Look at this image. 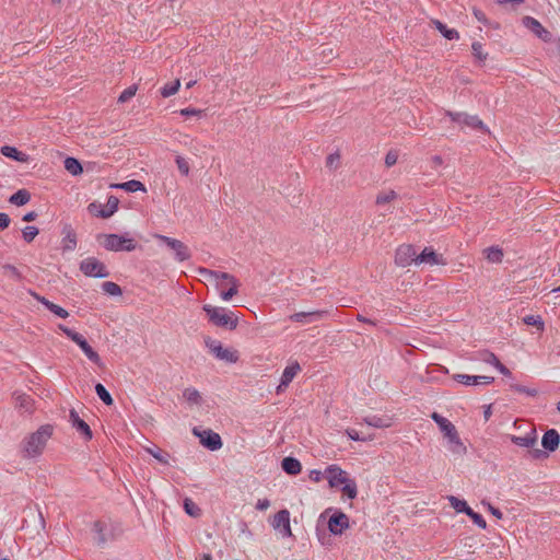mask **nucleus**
Masks as SVG:
<instances>
[{
  "label": "nucleus",
  "mask_w": 560,
  "mask_h": 560,
  "mask_svg": "<svg viewBox=\"0 0 560 560\" xmlns=\"http://www.w3.org/2000/svg\"><path fill=\"white\" fill-rule=\"evenodd\" d=\"M198 273L212 282L223 301H230L238 292V280L231 273L199 268Z\"/></svg>",
  "instance_id": "1"
},
{
  "label": "nucleus",
  "mask_w": 560,
  "mask_h": 560,
  "mask_svg": "<svg viewBox=\"0 0 560 560\" xmlns=\"http://www.w3.org/2000/svg\"><path fill=\"white\" fill-rule=\"evenodd\" d=\"M54 428L50 424L40 425L35 432L27 435L22 442L24 457L35 458L42 455L44 448L51 438Z\"/></svg>",
  "instance_id": "2"
},
{
  "label": "nucleus",
  "mask_w": 560,
  "mask_h": 560,
  "mask_svg": "<svg viewBox=\"0 0 560 560\" xmlns=\"http://www.w3.org/2000/svg\"><path fill=\"white\" fill-rule=\"evenodd\" d=\"M330 488L341 487V491L349 499H355L358 495V487L354 479L338 465H329L324 472Z\"/></svg>",
  "instance_id": "3"
},
{
  "label": "nucleus",
  "mask_w": 560,
  "mask_h": 560,
  "mask_svg": "<svg viewBox=\"0 0 560 560\" xmlns=\"http://www.w3.org/2000/svg\"><path fill=\"white\" fill-rule=\"evenodd\" d=\"M202 310L206 312L208 319L212 325L230 330L237 327L238 317L234 312L221 306H212L210 304H205Z\"/></svg>",
  "instance_id": "4"
},
{
  "label": "nucleus",
  "mask_w": 560,
  "mask_h": 560,
  "mask_svg": "<svg viewBox=\"0 0 560 560\" xmlns=\"http://www.w3.org/2000/svg\"><path fill=\"white\" fill-rule=\"evenodd\" d=\"M446 116H448L453 122H456L460 127H466L470 130L479 131L483 136H491L488 127L477 115H469L464 112H447Z\"/></svg>",
  "instance_id": "5"
},
{
  "label": "nucleus",
  "mask_w": 560,
  "mask_h": 560,
  "mask_svg": "<svg viewBox=\"0 0 560 560\" xmlns=\"http://www.w3.org/2000/svg\"><path fill=\"white\" fill-rule=\"evenodd\" d=\"M102 238V245L110 252H132L137 247L136 241L128 235L105 234Z\"/></svg>",
  "instance_id": "6"
},
{
  "label": "nucleus",
  "mask_w": 560,
  "mask_h": 560,
  "mask_svg": "<svg viewBox=\"0 0 560 560\" xmlns=\"http://www.w3.org/2000/svg\"><path fill=\"white\" fill-rule=\"evenodd\" d=\"M58 329L61 330L69 339L75 342L91 362L95 363L98 366L102 365V360L98 353L93 350V348L88 343V341L81 334L68 328L62 324L58 325Z\"/></svg>",
  "instance_id": "7"
},
{
  "label": "nucleus",
  "mask_w": 560,
  "mask_h": 560,
  "mask_svg": "<svg viewBox=\"0 0 560 560\" xmlns=\"http://www.w3.org/2000/svg\"><path fill=\"white\" fill-rule=\"evenodd\" d=\"M153 237L164 243L173 252L176 261L183 262L190 259V249L182 241L162 234H154Z\"/></svg>",
  "instance_id": "8"
},
{
  "label": "nucleus",
  "mask_w": 560,
  "mask_h": 560,
  "mask_svg": "<svg viewBox=\"0 0 560 560\" xmlns=\"http://www.w3.org/2000/svg\"><path fill=\"white\" fill-rule=\"evenodd\" d=\"M206 346L210 352L219 360L228 363H235L238 360V353L236 350L224 348L219 340L207 339Z\"/></svg>",
  "instance_id": "9"
},
{
  "label": "nucleus",
  "mask_w": 560,
  "mask_h": 560,
  "mask_svg": "<svg viewBox=\"0 0 560 560\" xmlns=\"http://www.w3.org/2000/svg\"><path fill=\"white\" fill-rule=\"evenodd\" d=\"M80 270L88 277L106 278L109 272L106 266L95 257H88L80 262Z\"/></svg>",
  "instance_id": "10"
},
{
  "label": "nucleus",
  "mask_w": 560,
  "mask_h": 560,
  "mask_svg": "<svg viewBox=\"0 0 560 560\" xmlns=\"http://www.w3.org/2000/svg\"><path fill=\"white\" fill-rule=\"evenodd\" d=\"M417 250L410 244H402L396 249L395 264L399 267L410 266L412 262L417 265Z\"/></svg>",
  "instance_id": "11"
},
{
  "label": "nucleus",
  "mask_w": 560,
  "mask_h": 560,
  "mask_svg": "<svg viewBox=\"0 0 560 560\" xmlns=\"http://www.w3.org/2000/svg\"><path fill=\"white\" fill-rule=\"evenodd\" d=\"M523 25L532 31L539 39L545 43L552 42V34L542 24L533 16H524Z\"/></svg>",
  "instance_id": "12"
},
{
  "label": "nucleus",
  "mask_w": 560,
  "mask_h": 560,
  "mask_svg": "<svg viewBox=\"0 0 560 560\" xmlns=\"http://www.w3.org/2000/svg\"><path fill=\"white\" fill-rule=\"evenodd\" d=\"M349 526V516L341 511H335L328 520V529L332 535H341Z\"/></svg>",
  "instance_id": "13"
},
{
  "label": "nucleus",
  "mask_w": 560,
  "mask_h": 560,
  "mask_svg": "<svg viewBox=\"0 0 560 560\" xmlns=\"http://www.w3.org/2000/svg\"><path fill=\"white\" fill-rule=\"evenodd\" d=\"M271 526L273 529L279 530L283 537H291L290 512L288 510H281L276 513L271 521Z\"/></svg>",
  "instance_id": "14"
},
{
  "label": "nucleus",
  "mask_w": 560,
  "mask_h": 560,
  "mask_svg": "<svg viewBox=\"0 0 560 560\" xmlns=\"http://www.w3.org/2000/svg\"><path fill=\"white\" fill-rule=\"evenodd\" d=\"M328 312L324 310H316V311H310V312H299L290 315L289 319L294 323L300 324H312L319 322L327 317Z\"/></svg>",
  "instance_id": "15"
},
{
  "label": "nucleus",
  "mask_w": 560,
  "mask_h": 560,
  "mask_svg": "<svg viewBox=\"0 0 560 560\" xmlns=\"http://www.w3.org/2000/svg\"><path fill=\"white\" fill-rule=\"evenodd\" d=\"M194 433L199 436L200 443L210 451H218L222 447V440L218 433L211 430L199 432L197 429H194Z\"/></svg>",
  "instance_id": "16"
},
{
  "label": "nucleus",
  "mask_w": 560,
  "mask_h": 560,
  "mask_svg": "<svg viewBox=\"0 0 560 560\" xmlns=\"http://www.w3.org/2000/svg\"><path fill=\"white\" fill-rule=\"evenodd\" d=\"M69 422L80 433L84 440L90 441L93 438L90 425L80 418L79 413L71 409L69 412Z\"/></svg>",
  "instance_id": "17"
},
{
  "label": "nucleus",
  "mask_w": 560,
  "mask_h": 560,
  "mask_svg": "<svg viewBox=\"0 0 560 560\" xmlns=\"http://www.w3.org/2000/svg\"><path fill=\"white\" fill-rule=\"evenodd\" d=\"M447 450L457 457H464L467 454V447L462 441L458 431L445 438Z\"/></svg>",
  "instance_id": "18"
},
{
  "label": "nucleus",
  "mask_w": 560,
  "mask_h": 560,
  "mask_svg": "<svg viewBox=\"0 0 560 560\" xmlns=\"http://www.w3.org/2000/svg\"><path fill=\"white\" fill-rule=\"evenodd\" d=\"M427 264L430 266L445 265L446 261L442 255L434 252L432 247H425L417 257V265Z\"/></svg>",
  "instance_id": "19"
},
{
  "label": "nucleus",
  "mask_w": 560,
  "mask_h": 560,
  "mask_svg": "<svg viewBox=\"0 0 560 560\" xmlns=\"http://www.w3.org/2000/svg\"><path fill=\"white\" fill-rule=\"evenodd\" d=\"M455 381L466 386L479 385V384H491L494 378L486 375H468V374H455L453 376Z\"/></svg>",
  "instance_id": "20"
},
{
  "label": "nucleus",
  "mask_w": 560,
  "mask_h": 560,
  "mask_svg": "<svg viewBox=\"0 0 560 560\" xmlns=\"http://www.w3.org/2000/svg\"><path fill=\"white\" fill-rule=\"evenodd\" d=\"M431 419L438 424L439 429L443 433L444 439L457 431L456 427L448 419L438 412H433L431 415Z\"/></svg>",
  "instance_id": "21"
},
{
  "label": "nucleus",
  "mask_w": 560,
  "mask_h": 560,
  "mask_svg": "<svg viewBox=\"0 0 560 560\" xmlns=\"http://www.w3.org/2000/svg\"><path fill=\"white\" fill-rule=\"evenodd\" d=\"M560 435L555 429L548 430L541 440L542 447L548 452H553L558 448Z\"/></svg>",
  "instance_id": "22"
},
{
  "label": "nucleus",
  "mask_w": 560,
  "mask_h": 560,
  "mask_svg": "<svg viewBox=\"0 0 560 560\" xmlns=\"http://www.w3.org/2000/svg\"><path fill=\"white\" fill-rule=\"evenodd\" d=\"M511 441L512 443L521 447H533L537 443L536 431L534 429H530V431L524 436L512 435Z\"/></svg>",
  "instance_id": "23"
},
{
  "label": "nucleus",
  "mask_w": 560,
  "mask_h": 560,
  "mask_svg": "<svg viewBox=\"0 0 560 560\" xmlns=\"http://www.w3.org/2000/svg\"><path fill=\"white\" fill-rule=\"evenodd\" d=\"M301 366L299 362L294 361L290 363L285 369L283 370V373L281 375V381L283 386H289V384L293 381V378L300 373Z\"/></svg>",
  "instance_id": "24"
},
{
  "label": "nucleus",
  "mask_w": 560,
  "mask_h": 560,
  "mask_svg": "<svg viewBox=\"0 0 560 560\" xmlns=\"http://www.w3.org/2000/svg\"><path fill=\"white\" fill-rule=\"evenodd\" d=\"M62 249L67 252L74 250L77 247V235L71 228L63 230V238L61 241Z\"/></svg>",
  "instance_id": "25"
},
{
  "label": "nucleus",
  "mask_w": 560,
  "mask_h": 560,
  "mask_svg": "<svg viewBox=\"0 0 560 560\" xmlns=\"http://www.w3.org/2000/svg\"><path fill=\"white\" fill-rule=\"evenodd\" d=\"M282 469L289 475H298L302 470L301 463L294 457H284L281 463Z\"/></svg>",
  "instance_id": "26"
},
{
  "label": "nucleus",
  "mask_w": 560,
  "mask_h": 560,
  "mask_svg": "<svg viewBox=\"0 0 560 560\" xmlns=\"http://www.w3.org/2000/svg\"><path fill=\"white\" fill-rule=\"evenodd\" d=\"M113 188L122 189L128 192L145 191L144 185L136 179H131L125 183L112 185Z\"/></svg>",
  "instance_id": "27"
},
{
  "label": "nucleus",
  "mask_w": 560,
  "mask_h": 560,
  "mask_svg": "<svg viewBox=\"0 0 560 560\" xmlns=\"http://www.w3.org/2000/svg\"><path fill=\"white\" fill-rule=\"evenodd\" d=\"M435 28L448 40L458 39L459 33L455 28H448L439 20L433 21Z\"/></svg>",
  "instance_id": "28"
},
{
  "label": "nucleus",
  "mask_w": 560,
  "mask_h": 560,
  "mask_svg": "<svg viewBox=\"0 0 560 560\" xmlns=\"http://www.w3.org/2000/svg\"><path fill=\"white\" fill-rule=\"evenodd\" d=\"M183 397L190 405L199 406L202 402L201 394L194 387H187L183 392Z\"/></svg>",
  "instance_id": "29"
},
{
  "label": "nucleus",
  "mask_w": 560,
  "mask_h": 560,
  "mask_svg": "<svg viewBox=\"0 0 560 560\" xmlns=\"http://www.w3.org/2000/svg\"><path fill=\"white\" fill-rule=\"evenodd\" d=\"M118 203V199L114 196H110L107 200L106 208L101 209L97 215L104 219L112 217L117 211Z\"/></svg>",
  "instance_id": "30"
},
{
  "label": "nucleus",
  "mask_w": 560,
  "mask_h": 560,
  "mask_svg": "<svg viewBox=\"0 0 560 560\" xmlns=\"http://www.w3.org/2000/svg\"><path fill=\"white\" fill-rule=\"evenodd\" d=\"M471 54L479 66L485 65L488 58V52L483 51V45L480 42H474L471 44Z\"/></svg>",
  "instance_id": "31"
},
{
  "label": "nucleus",
  "mask_w": 560,
  "mask_h": 560,
  "mask_svg": "<svg viewBox=\"0 0 560 560\" xmlns=\"http://www.w3.org/2000/svg\"><path fill=\"white\" fill-rule=\"evenodd\" d=\"M1 153L10 159H13L19 162H25L27 160V155L21 151H19L14 147L4 145L1 148Z\"/></svg>",
  "instance_id": "32"
},
{
  "label": "nucleus",
  "mask_w": 560,
  "mask_h": 560,
  "mask_svg": "<svg viewBox=\"0 0 560 560\" xmlns=\"http://www.w3.org/2000/svg\"><path fill=\"white\" fill-rule=\"evenodd\" d=\"M30 199V192L26 189H20L9 198V201L15 206H24Z\"/></svg>",
  "instance_id": "33"
},
{
  "label": "nucleus",
  "mask_w": 560,
  "mask_h": 560,
  "mask_svg": "<svg viewBox=\"0 0 560 560\" xmlns=\"http://www.w3.org/2000/svg\"><path fill=\"white\" fill-rule=\"evenodd\" d=\"M485 254L489 262L499 264L503 259V250L498 246L488 247Z\"/></svg>",
  "instance_id": "34"
},
{
  "label": "nucleus",
  "mask_w": 560,
  "mask_h": 560,
  "mask_svg": "<svg viewBox=\"0 0 560 560\" xmlns=\"http://www.w3.org/2000/svg\"><path fill=\"white\" fill-rule=\"evenodd\" d=\"M65 168L73 176H78L83 172L80 162L77 159L70 156L65 160Z\"/></svg>",
  "instance_id": "35"
},
{
  "label": "nucleus",
  "mask_w": 560,
  "mask_h": 560,
  "mask_svg": "<svg viewBox=\"0 0 560 560\" xmlns=\"http://www.w3.org/2000/svg\"><path fill=\"white\" fill-rule=\"evenodd\" d=\"M180 88V80L176 79L173 82H168L160 89V93L163 97H170L177 93Z\"/></svg>",
  "instance_id": "36"
},
{
  "label": "nucleus",
  "mask_w": 560,
  "mask_h": 560,
  "mask_svg": "<svg viewBox=\"0 0 560 560\" xmlns=\"http://www.w3.org/2000/svg\"><path fill=\"white\" fill-rule=\"evenodd\" d=\"M105 528V524L100 521H96L93 524V530L95 533L94 539L98 545H104L107 540Z\"/></svg>",
  "instance_id": "37"
},
{
  "label": "nucleus",
  "mask_w": 560,
  "mask_h": 560,
  "mask_svg": "<svg viewBox=\"0 0 560 560\" xmlns=\"http://www.w3.org/2000/svg\"><path fill=\"white\" fill-rule=\"evenodd\" d=\"M523 323L528 326H534L538 331H544L545 323L540 315H526L523 317Z\"/></svg>",
  "instance_id": "38"
},
{
  "label": "nucleus",
  "mask_w": 560,
  "mask_h": 560,
  "mask_svg": "<svg viewBox=\"0 0 560 560\" xmlns=\"http://www.w3.org/2000/svg\"><path fill=\"white\" fill-rule=\"evenodd\" d=\"M448 502L451 506L457 512V513H465L466 511H469L470 508L468 506L467 502L465 500L458 499L454 495H450Z\"/></svg>",
  "instance_id": "39"
},
{
  "label": "nucleus",
  "mask_w": 560,
  "mask_h": 560,
  "mask_svg": "<svg viewBox=\"0 0 560 560\" xmlns=\"http://www.w3.org/2000/svg\"><path fill=\"white\" fill-rule=\"evenodd\" d=\"M397 198V194L395 190L393 189H389V190H386V191H381L377 196H376V205L378 206H383V205H386L390 201H393L394 199Z\"/></svg>",
  "instance_id": "40"
},
{
  "label": "nucleus",
  "mask_w": 560,
  "mask_h": 560,
  "mask_svg": "<svg viewBox=\"0 0 560 560\" xmlns=\"http://www.w3.org/2000/svg\"><path fill=\"white\" fill-rule=\"evenodd\" d=\"M95 392H96L97 396L100 397V399L105 405L110 406L113 404V398H112L110 394L102 384H100V383L96 384Z\"/></svg>",
  "instance_id": "41"
},
{
  "label": "nucleus",
  "mask_w": 560,
  "mask_h": 560,
  "mask_svg": "<svg viewBox=\"0 0 560 560\" xmlns=\"http://www.w3.org/2000/svg\"><path fill=\"white\" fill-rule=\"evenodd\" d=\"M184 510L188 515L194 517H198L201 513L199 506L195 504L189 498L184 500Z\"/></svg>",
  "instance_id": "42"
},
{
  "label": "nucleus",
  "mask_w": 560,
  "mask_h": 560,
  "mask_svg": "<svg viewBox=\"0 0 560 560\" xmlns=\"http://www.w3.org/2000/svg\"><path fill=\"white\" fill-rule=\"evenodd\" d=\"M364 422L368 425H371V427H374V428H387V427H389V423H388V421L386 419L377 417V416L368 417V418L364 419Z\"/></svg>",
  "instance_id": "43"
},
{
  "label": "nucleus",
  "mask_w": 560,
  "mask_h": 560,
  "mask_svg": "<svg viewBox=\"0 0 560 560\" xmlns=\"http://www.w3.org/2000/svg\"><path fill=\"white\" fill-rule=\"evenodd\" d=\"M102 289L105 293L113 295V296H117V295L121 294L120 287L117 283L112 282V281L103 282Z\"/></svg>",
  "instance_id": "44"
},
{
  "label": "nucleus",
  "mask_w": 560,
  "mask_h": 560,
  "mask_svg": "<svg viewBox=\"0 0 560 560\" xmlns=\"http://www.w3.org/2000/svg\"><path fill=\"white\" fill-rule=\"evenodd\" d=\"M326 166L336 171L340 166V153L338 151L330 153L326 159Z\"/></svg>",
  "instance_id": "45"
},
{
  "label": "nucleus",
  "mask_w": 560,
  "mask_h": 560,
  "mask_svg": "<svg viewBox=\"0 0 560 560\" xmlns=\"http://www.w3.org/2000/svg\"><path fill=\"white\" fill-rule=\"evenodd\" d=\"M479 359L487 363V364H490L492 366H497L500 362V360L497 358V355L493 353V352H490V351H483L479 354Z\"/></svg>",
  "instance_id": "46"
},
{
  "label": "nucleus",
  "mask_w": 560,
  "mask_h": 560,
  "mask_svg": "<svg viewBox=\"0 0 560 560\" xmlns=\"http://www.w3.org/2000/svg\"><path fill=\"white\" fill-rule=\"evenodd\" d=\"M466 515H468L478 527L482 529L487 527V522L485 521L482 515L476 513L471 508L469 511H466Z\"/></svg>",
  "instance_id": "47"
},
{
  "label": "nucleus",
  "mask_w": 560,
  "mask_h": 560,
  "mask_svg": "<svg viewBox=\"0 0 560 560\" xmlns=\"http://www.w3.org/2000/svg\"><path fill=\"white\" fill-rule=\"evenodd\" d=\"M137 90H138V86L136 84L128 86L120 93V95L118 97V102L125 103V102L129 101L132 96H135Z\"/></svg>",
  "instance_id": "48"
},
{
  "label": "nucleus",
  "mask_w": 560,
  "mask_h": 560,
  "mask_svg": "<svg viewBox=\"0 0 560 560\" xmlns=\"http://www.w3.org/2000/svg\"><path fill=\"white\" fill-rule=\"evenodd\" d=\"M148 453L151 454L155 459L160 463L167 465L168 464V455L163 453L159 447L147 448Z\"/></svg>",
  "instance_id": "49"
},
{
  "label": "nucleus",
  "mask_w": 560,
  "mask_h": 560,
  "mask_svg": "<svg viewBox=\"0 0 560 560\" xmlns=\"http://www.w3.org/2000/svg\"><path fill=\"white\" fill-rule=\"evenodd\" d=\"M22 234L25 242L31 243L38 235V229L36 226L28 225L23 229Z\"/></svg>",
  "instance_id": "50"
},
{
  "label": "nucleus",
  "mask_w": 560,
  "mask_h": 560,
  "mask_svg": "<svg viewBox=\"0 0 560 560\" xmlns=\"http://www.w3.org/2000/svg\"><path fill=\"white\" fill-rule=\"evenodd\" d=\"M47 310H49L51 313H54L56 316L60 318H67L69 316L68 311L52 302L50 303V305H48Z\"/></svg>",
  "instance_id": "51"
},
{
  "label": "nucleus",
  "mask_w": 560,
  "mask_h": 560,
  "mask_svg": "<svg viewBox=\"0 0 560 560\" xmlns=\"http://www.w3.org/2000/svg\"><path fill=\"white\" fill-rule=\"evenodd\" d=\"M176 164L179 170V172L187 176L189 174V165L188 162L180 155H176Z\"/></svg>",
  "instance_id": "52"
},
{
  "label": "nucleus",
  "mask_w": 560,
  "mask_h": 560,
  "mask_svg": "<svg viewBox=\"0 0 560 560\" xmlns=\"http://www.w3.org/2000/svg\"><path fill=\"white\" fill-rule=\"evenodd\" d=\"M346 434L349 436V439L353 441H369L372 440V436H363L361 435L357 430L354 429H347Z\"/></svg>",
  "instance_id": "53"
},
{
  "label": "nucleus",
  "mask_w": 560,
  "mask_h": 560,
  "mask_svg": "<svg viewBox=\"0 0 560 560\" xmlns=\"http://www.w3.org/2000/svg\"><path fill=\"white\" fill-rule=\"evenodd\" d=\"M472 14L480 22L482 23L483 25H487V26H490L491 23L490 21L488 20V18L486 16L485 12L481 11L480 9L478 8H474L472 9Z\"/></svg>",
  "instance_id": "54"
},
{
  "label": "nucleus",
  "mask_w": 560,
  "mask_h": 560,
  "mask_svg": "<svg viewBox=\"0 0 560 560\" xmlns=\"http://www.w3.org/2000/svg\"><path fill=\"white\" fill-rule=\"evenodd\" d=\"M398 160V152L396 150H390L385 156V164L387 167H390L396 164Z\"/></svg>",
  "instance_id": "55"
},
{
  "label": "nucleus",
  "mask_w": 560,
  "mask_h": 560,
  "mask_svg": "<svg viewBox=\"0 0 560 560\" xmlns=\"http://www.w3.org/2000/svg\"><path fill=\"white\" fill-rule=\"evenodd\" d=\"M512 388L515 392H517V393L526 394L528 396H536L537 395V390L535 388H527V387L522 386V385H512Z\"/></svg>",
  "instance_id": "56"
},
{
  "label": "nucleus",
  "mask_w": 560,
  "mask_h": 560,
  "mask_svg": "<svg viewBox=\"0 0 560 560\" xmlns=\"http://www.w3.org/2000/svg\"><path fill=\"white\" fill-rule=\"evenodd\" d=\"M258 511H266L270 508V501L268 499H259L255 506Z\"/></svg>",
  "instance_id": "57"
},
{
  "label": "nucleus",
  "mask_w": 560,
  "mask_h": 560,
  "mask_svg": "<svg viewBox=\"0 0 560 560\" xmlns=\"http://www.w3.org/2000/svg\"><path fill=\"white\" fill-rule=\"evenodd\" d=\"M10 224V218L7 213H0V231L5 230Z\"/></svg>",
  "instance_id": "58"
},
{
  "label": "nucleus",
  "mask_w": 560,
  "mask_h": 560,
  "mask_svg": "<svg viewBox=\"0 0 560 560\" xmlns=\"http://www.w3.org/2000/svg\"><path fill=\"white\" fill-rule=\"evenodd\" d=\"M16 400H18L20 407L28 409V407H30V398L27 396L19 395L16 397Z\"/></svg>",
  "instance_id": "59"
},
{
  "label": "nucleus",
  "mask_w": 560,
  "mask_h": 560,
  "mask_svg": "<svg viewBox=\"0 0 560 560\" xmlns=\"http://www.w3.org/2000/svg\"><path fill=\"white\" fill-rule=\"evenodd\" d=\"M3 268L8 275L15 277V278H20V272L14 266L5 265Z\"/></svg>",
  "instance_id": "60"
},
{
  "label": "nucleus",
  "mask_w": 560,
  "mask_h": 560,
  "mask_svg": "<svg viewBox=\"0 0 560 560\" xmlns=\"http://www.w3.org/2000/svg\"><path fill=\"white\" fill-rule=\"evenodd\" d=\"M530 456L535 459H540L547 457V454L542 452L541 450L535 448L529 452Z\"/></svg>",
  "instance_id": "61"
},
{
  "label": "nucleus",
  "mask_w": 560,
  "mask_h": 560,
  "mask_svg": "<svg viewBox=\"0 0 560 560\" xmlns=\"http://www.w3.org/2000/svg\"><path fill=\"white\" fill-rule=\"evenodd\" d=\"M180 114L183 116H189V115H200L201 110L195 109V108H184L180 110Z\"/></svg>",
  "instance_id": "62"
},
{
  "label": "nucleus",
  "mask_w": 560,
  "mask_h": 560,
  "mask_svg": "<svg viewBox=\"0 0 560 560\" xmlns=\"http://www.w3.org/2000/svg\"><path fill=\"white\" fill-rule=\"evenodd\" d=\"M32 295L39 302L42 303L46 308H48V305H50V301L47 300L46 298L44 296H40L38 295L37 293H32Z\"/></svg>",
  "instance_id": "63"
},
{
  "label": "nucleus",
  "mask_w": 560,
  "mask_h": 560,
  "mask_svg": "<svg viewBox=\"0 0 560 560\" xmlns=\"http://www.w3.org/2000/svg\"><path fill=\"white\" fill-rule=\"evenodd\" d=\"M37 218V213L35 211L27 212L23 217V221L25 222H32Z\"/></svg>",
  "instance_id": "64"
}]
</instances>
